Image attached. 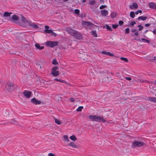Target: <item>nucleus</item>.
Returning <instances> with one entry per match:
<instances>
[{
	"mask_svg": "<svg viewBox=\"0 0 156 156\" xmlns=\"http://www.w3.org/2000/svg\"><path fill=\"white\" fill-rule=\"evenodd\" d=\"M101 15L103 16H106L108 14V12L105 9H103L101 11Z\"/></svg>",
	"mask_w": 156,
	"mask_h": 156,
	"instance_id": "9d476101",
	"label": "nucleus"
},
{
	"mask_svg": "<svg viewBox=\"0 0 156 156\" xmlns=\"http://www.w3.org/2000/svg\"><path fill=\"white\" fill-rule=\"evenodd\" d=\"M125 79L126 80H131V78H130V77H126Z\"/></svg>",
	"mask_w": 156,
	"mask_h": 156,
	"instance_id": "a18cd8bd",
	"label": "nucleus"
},
{
	"mask_svg": "<svg viewBox=\"0 0 156 156\" xmlns=\"http://www.w3.org/2000/svg\"><path fill=\"white\" fill-rule=\"evenodd\" d=\"M13 121H14V120H12L10 122L12 123H13Z\"/></svg>",
	"mask_w": 156,
	"mask_h": 156,
	"instance_id": "6e6d98bb",
	"label": "nucleus"
},
{
	"mask_svg": "<svg viewBox=\"0 0 156 156\" xmlns=\"http://www.w3.org/2000/svg\"><path fill=\"white\" fill-rule=\"evenodd\" d=\"M148 100L154 102H156V98L149 97H148Z\"/></svg>",
	"mask_w": 156,
	"mask_h": 156,
	"instance_id": "aec40b11",
	"label": "nucleus"
},
{
	"mask_svg": "<svg viewBox=\"0 0 156 156\" xmlns=\"http://www.w3.org/2000/svg\"><path fill=\"white\" fill-rule=\"evenodd\" d=\"M49 156H55V155L52 153H50L48 154Z\"/></svg>",
	"mask_w": 156,
	"mask_h": 156,
	"instance_id": "49530a36",
	"label": "nucleus"
},
{
	"mask_svg": "<svg viewBox=\"0 0 156 156\" xmlns=\"http://www.w3.org/2000/svg\"><path fill=\"white\" fill-rule=\"evenodd\" d=\"M35 47L37 49L39 50H42L44 48V47L40 46L39 43H36L35 44Z\"/></svg>",
	"mask_w": 156,
	"mask_h": 156,
	"instance_id": "2eb2a0df",
	"label": "nucleus"
},
{
	"mask_svg": "<svg viewBox=\"0 0 156 156\" xmlns=\"http://www.w3.org/2000/svg\"><path fill=\"white\" fill-rule=\"evenodd\" d=\"M64 2H66L68 1V0H63Z\"/></svg>",
	"mask_w": 156,
	"mask_h": 156,
	"instance_id": "13d9d810",
	"label": "nucleus"
},
{
	"mask_svg": "<svg viewBox=\"0 0 156 156\" xmlns=\"http://www.w3.org/2000/svg\"><path fill=\"white\" fill-rule=\"evenodd\" d=\"M73 36H74L75 38L76 39L79 40L83 38V36L82 34L77 31Z\"/></svg>",
	"mask_w": 156,
	"mask_h": 156,
	"instance_id": "6e6552de",
	"label": "nucleus"
},
{
	"mask_svg": "<svg viewBox=\"0 0 156 156\" xmlns=\"http://www.w3.org/2000/svg\"><path fill=\"white\" fill-rule=\"evenodd\" d=\"M6 89L7 90H9V89L8 88V87H6Z\"/></svg>",
	"mask_w": 156,
	"mask_h": 156,
	"instance_id": "052dcab7",
	"label": "nucleus"
},
{
	"mask_svg": "<svg viewBox=\"0 0 156 156\" xmlns=\"http://www.w3.org/2000/svg\"><path fill=\"white\" fill-rule=\"evenodd\" d=\"M147 19V17L146 16H140L138 17V20H145Z\"/></svg>",
	"mask_w": 156,
	"mask_h": 156,
	"instance_id": "6ab92c4d",
	"label": "nucleus"
},
{
	"mask_svg": "<svg viewBox=\"0 0 156 156\" xmlns=\"http://www.w3.org/2000/svg\"><path fill=\"white\" fill-rule=\"evenodd\" d=\"M92 34L95 37H97V34L95 31H92L91 32Z\"/></svg>",
	"mask_w": 156,
	"mask_h": 156,
	"instance_id": "a878e982",
	"label": "nucleus"
},
{
	"mask_svg": "<svg viewBox=\"0 0 156 156\" xmlns=\"http://www.w3.org/2000/svg\"><path fill=\"white\" fill-rule=\"evenodd\" d=\"M134 34L135 35L137 36L138 35V31H136L134 33Z\"/></svg>",
	"mask_w": 156,
	"mask_h": 156,
	"instance_id": "3c124183",
	"label": "nucleus"
},
{
	"mask_svg": "<svg viewBox=\"0 0 156 156\" xmlns=\"http://www.w3.org/2000/svg\"><path fill=\"white\" fill-rule=\"evenodd\" d=\"M141 40L142 41H143L144 42H146L147 43H149L150 42V41H149L147 39H145V38H142L141 39Z\"/></svg>",
	"mask_w": 156,
	"mask_h": 156,
	"instance_id": "72a5a7b5",
	"label": "nucleus"
},
{
	"mask_svg": "<svg viewBox=\"0 0 156 156\" xmlns=\"http://www.w3.org/2000/svg\"><path fill=\"white\" fill-rule=\"evenodd\" d=\"M69 145L74 148H76V145L74 144V143L73 142L69 144Z\"/></svg>",
	"mask_w": 156,
	"mask_h": 156,
	"instance_id": "bb28decb",
	"label": "nucleus"
},
{
	"mask_svg": "<svg viewBox=\"0 0 156 156\" xmlns=\"http://www.w3.org/2000/svg\"><path fill=\"white\" fill-rule=\"evenodd\" d=\"M55 122L56 123H57V124H58V125H60L61 124V122L58 119H55Z\"/></svg>",
	"mask_w": 156,
	"mask_h": 156,
	"instance_id": "7c9ffc66",
	"label": "nucleus"
},
{
	"mask_svg": "<svg viewBox=\"0 0 156 156\" xmlns=\"http://www.w3.org/2000/svg\"><path fill=\"white\" fill-rule=\"evenodd\" d=\"M124 22L120 20L119 22V23L120 25H122L123 24Z\"/></svg>",
	"mask_w": 156,
	"mask_h": 156,
	"instance_id": "79ce46f5",
	"label": "nucleus"
},
{
	"mask_svg": "<svg viewBox=\"0 0 156 156\" xmlns=\"http://www.w3.org/2000/svg\"><path fill=\"white\" fill-rule=\"evenodd\" d=\"M120 59L122 60H123V61H124L125 62H128V59L126 58H124V57H121L120 58Z\"/></svg>",
	"mask_w": 156,
	"mask_h": 156,
	"instance_id": "f704fd0d",
	"label": "nucleus"
},
{
	"mask_svg": "<svg viewBox=\"0 0 156 156\" xmlns=\"http://www.w3.org/2000/svg\"><path fill=\"white\" fill-rule=\"evenodd\" d=\"M23 94L25 97L29 98L31 95V93L30 91L25 90L23 91Z\"/></svg>",
	"mask_w": 156,
	"mask_h": 156,
	"instance_id": "1a4fd4ad",
	"label": "nucleus"
},
{
	"mask_svg": "<svg viewBox=\"0 0 156 156\" xmlns=\"http://www.w3.org/2000/svg\"><path fill=\"white\" fill-rule=\"evenodd\" d=\"M95 121L98 122H101L104 123L105 122V120L104 119L103 116L100 117L96 115Z\"/></svg>",
	"mask_w": 156,
	"mask_h": 156,
	"instance_id": "0eeeda50",
	"label": "nucleus"
},
{
	"mask_svg": "<svg viewBox=\"0 0 156 156\" xmlns=\"http://www.w3.org/2000/svg\"><path fill=\"white\" fill-rule=\"evenodd\" d=\"M95 115H91L89 116V118L91 121H95Z\"/></svg>",
	"mask_w": 156,
	"mask_h": 156,
	"instance_id": "f3484780",
	"label": "nucleus"
},
{
	"mask_svg": "<svg viewBox=\"0 0 156 156\" xmlns=\"http://www.w3.org/2000/svg\"><path fill=\"white\" fill-rule=\"evenodd\" d=\"M104 27H105L106 29L110 31L112 30V28L107 24H106L105 26Z\"/></svg>",
	"mask_w": 156,
	"mask_h": 156,
	"instance_id": "4be33fe9",
	"label": "nucleus"
},
{
	"mask_svg": "<svg viewBox=\"0 0 156 156\" xmlns=\"http://www.w3.org/2000/svg\"><path fill=\"white\" fill-rule=\"evenodd\" d=\"M66 30L69 34L72 36L74 35L75 33L76 32V31L69 27H67L66 29Z\"/></svg>",
	"mask_w": 156,
	"mask_h": 156,
	"instance_id": "39448f33",
	"label": "nucleus"
},
{
	"mask_svg": "<svg viewBox=\"0 0 156 156\" xmlns=\"http://www.w3.org/2000/svg\"><path fill=\"white\" fill-rule=\"evenodd\" d=\"M129 8L131 9H136L138 8V5L136 3H133L132 5L129 6Z\"/></svg>",
	"mask_w": 156,
	"mask_h": 156,
	"instance_id": "ddd939ff",
	"label": "nucleus"
},
{
	"mask_svg": "<svg viewBox=\"0 0 156 156\" xmlns=\"http://www.w3.org/2000/svg\"><path fill=\"white\" fill-rule=\"evenodd\" d=\"M117 15L118 14L117 13L113 12L111 13L110 16L112 18H113L117 16Z\"/></svg>",
	"mask_w": 156,
	"mask_h": 156,
	"instance_id": "a211bd4d",
	"label": "nucleus"
},
{
	"mask_svg": "<svg viewBox=\"0 0 156 156\" xmlns=\"http://www.w3.org/2000/svg\"><path fill=\"white\" fill-rule=\"evenodd\" d=\"M142 11L141 10H138L137 11L135 12V14L136 15H137L139 13H141Z\"/></svg>",
	"mask_w": 156,
	"mask_h": 156,
	"instance_id": "ea45409f",
	"label": "nucleus"
},
{
	"mask_svg": "<svg viewBox=\"0 0 156 156\" xmlns=\"http://www.w3.org/2000/svg\"><path fill=\"white\" fill-rule=\"evenodd\" d=\"M136 23V22H135V21H132L131 22V23H130V25H131L132 26H133L134 25H135Z\"/></svg>",
	"mask_w": 156,
	"mask_h": 156,
	"instance_id": "a19ab883",
	"label": "nucleus"
},
{
	"mask_svg": "<svg viewBox=\"0 0 156 156\" xmlns=\"http://www.w3.org/2000/svg\"><path fill=\"white\" fill-rule=\"evenodd\" d=\"M138 27L139 28V31L141 30L143 28V27L140 25H138Z\"/></svg>",
	"mask_w": 156,
	"mask_h": 156,
	"instance_id": "c9c22d12",
	"label": "nucleus"
},
{
	"mask_svg": "<svg viewBox=\"0 0 156 156\" xmlns=\"http://www.w3.org/2000/svg\"><path fill=\"white\" fill-rule=\"evenodd\" d=\"M155 96H156V94H155Z\"/></svg>",
	"mask_w": 156,
	"mask_h": 156,
	"instance_id": "e2e57ef3",
	"label": "nucleus"
},
{
	"mask_svg": "<svg viewBox=\"0 0 156 156\" xmlns=\"http://www.w3.org/2000/svg\"><path fill=\"white\" fill-rule=\"evenodd\" d=\"M82 25L84 27L87 29H92L94 26L93 23L86 21H84L82 22Z\"/></svg>",
	"mask_w": 156,
	"mask_h": 156,
	"instance_id": "f03ea898",
	"label": "nucleus"
},
{
	"mask_svg": "<svg viewBox=\"0 0 156 156\" xmlns=\"http://www.w3.org/2000/svg\"><path fill=\"white\" fill-rule=\"evenodd\" d=\"M107 53L108 52H106V51H102V53L104 54V55H107Z\"/></svg>",
	"mask_w": 156,
	"mask_h": 156,
	"instance_id": "de8ad7c7",
	"label": "nucleus"
},
{
	"mask_svg": "<svg viewBox=\"0 0 156 156\" xmlns=\"http://www.w3.org/2000/svg\"><path fill=\"white\" fill-rule=\"evenodd\" d=\"M8 20H12L13 22L22 27H25L29 26L33 28H37L38 27L37 25L35 24L34 23H32L30 20L26 19L22 15L21 19H20L19 17L16 15H14L12 17H10V19Z\"/></svg>",
	"mask_w": 156,
	"mask_h": 156,
	"instance_id": "f257e3e1",
	"label": "nucleus"
},
{
	"mask_svg": "<svg viewBox=\"0 0 156 156\" xmlns=\"http://www.w3.org/2000/svg\"><path fill=\"white\" fill-rule=\"evenodd\" d=\"M7 86L9 88H11L13 87V84L12 82H9L7 83Z\"/></svg>",
	"mask_w": 156,
	"mask_h": 156,
	"instance_id": "5701e85b",
	"label": "nucleus"
},
{
	"mask_svg": "<svg viewBox=\"0 0 156 156\" xmlns=\"http://www.w3.org/2000/svg\"><path fill=\"white\" fill-rule=\"evenodd\" d=\"M130 16L132 18H133L135 16V15L134 12L133 11L131 12H130Z\"/></svg>",
	"mask_w": 156,
	"mask_h": 156,
	"instance_id": "393cba45",
	"label": "nucleus"
},
{
	"mask_svg": "<svg viewBox=\"0 0 156 156\" xmlns=\"http://www.w3.org/2000/svg\"><path fill=\"white\" fill-rule=\"evenodd\" d=\"M44 28L46 29L44 30V32L47 33H53V31L51 29H48L49 27L48 26H45Z\"/></svg>",
	"mask_w": 156,
	"mask_h": 156,
	"instance_id": "9b49d317",
	"label": "nucleus"
},
{
	"mask_svg": "<svg viewBox=\"0 0 156 156\" xmlns=\"http://www.w3.org/2000/svg\"><path fill=\"white\" fill-rule=\"evenodd\" d=\"M148 6L152 9H156V4L153 2H151L148 4Z\"/></svg>",
	"mask_w": 156,
	"mask_h": 156,
	"instance_id": "f8f14e48",
	"label": "nucleus"
},
{
	"mask_svg": "<svg viewBox=\"0 0 156 156\" xmlns=\"http://www.w3.org/2000/svg\"><path fill=\"white\" fill-rule=\"evenodd\" d=\"M148 31V30H146L145 32H144V33L145 34H146L147 33V32Z\"/></svg>",
	"mask_w": 156,
	"mask_h": 156,
	"instance_id": "864d4df0",
	"label": "nucleus"
},
{
	"mask_svg": "<svg viewBox=\"0 0 156 156\" xmlns=\"http://www.w3.org/2000/svg\"><path fill=\"white\" fill-rule=\"evenodd\" d=\"M86 0H83V2H86Z\"/></svg>",
	"mask_w": 156,
	"mask_h": 156,
	"instance_id": "4d7b16f0",
	"label": "nucleus"
},
{
	"mask_svg": "<svg viewBox=\"0 0 156 156\" xmlns=\"http://www.w3.org/2000/svg\"><path fill=\"white\" fill-rule=\"evenodd\" d=\"M137 31V30L136 29H132V30H131V31L132 32H133V33H134V32H136V31Z\"/></svg>",
	"mask_w": 156,
	"mask_h": 156,
	"instance_id": "8fccbe9b",
	"label": "nucleus"
},
{
	"mask_svg": "<svg viewBox=\"0 0 156 156\" xmlns=\"http://www.w3.org/2000/svg\"><path fill=\"white\" fill-rule=\"evenodd\" d=\"M144 144V143L143 142L134 141L132 143V147H140L143 146Z\"/></svg>",
	"mask_w": 156,
	"mask_h": 156,
	"instance_id": "7ed1b4c3",
	"label": "nucleus"
},
{
	"mask_svg": "<svg viewBox=\"0 0 156 156\" xmlns=\"http://www.w3.org/2000/svg\"><path fill=\"white\" fill-rule=\"evenodd\" d=\"M53 33L54 36H56V34H55V33L53 32Z\"/></svg>",
	"mask_w": 156,
	"mask_h": 156,
	"instance_id": "5fc2aeb1",
	"label": "nucleus"
},
{
	"mask_svg": "<svg viewBox=\"0 0 156 156\" xmlns=\"http://www.w3.org/2000/svg\"><path fill=\"white\" fill-rule=\"evenodd\" d=\"M153 33L155 34H156V29H154L153 31Z\"/></svg>",
	"mask_w": 156,
	"mask_h": 156,
	"instance_id": "603ef678",
	"label": "nucleus"
},
{
	"mask_svg": "<svg viewBox=\"0 0 156 156\" xmlns=\"http://www.w3.org/2000/svg\"><path fill=\"white\" fill-rule=\"evenodd\" d=\"M54 80L56 81L62 83H64L65 82V81L64 80L60 79H58L56 78L54 79Z\"/></svg>",
	"mask_w": 156,
	"mask_h": 156,
	"instance_id": "b1692460",
	"label": "nucleus"
},
{
	"mask_svg": "<svg viewBox=\"0 0 156 156\" xmlns=\"http://www.w3.org/2000/svg\"><path fill=\"white\" fill-rule=\"evenodd\" d=\"M58 42L57 41H48L46 42V45L47 46L53 48L57 45Z\"/></svg>",
	"mask_w": 156,
	"mask_h": 156,
	"instance_id": "20e7f679",
	"label": "nucleus"
},
{
	"mask_svg": "<svg viewBox=\"0 0 156 156\" xmlns=\"http://www.w3.org/2000/svg\"><path fill=\"white\" fill-rule=\"evenodd\" d=\"M58 63V62H57V60L56 59H54L53 62H52V64L54 65H57Z\"/></svg>",
	"mask_w": 156,
	"mask_h": 156,
	"instance_id": "473e14b6",
	"label": "nucleus"
},
{
	"mask_svg": "<svg viewBox=\"0 0 156 156\" xmlns=\"http://www.w3.org/2000/svg\"><path fill=\"white\" fill-rule=\"evenodd\" d=\"M150 23H147L145 24L144 26L146 27H148L150 26Z\"/></svg>",
	"mask_w": 156,
	"mask_h": 156,
	"instance_id": "09e8293b",
	"label": "nucleus"
},
{
	"mask_svg": "<svg viewBox=\"0 0 156 156\" xmlns=\"http://www.w3.org/2000/svg\"><path fill=\"white\" fill-rule=\"evenodd\" d=\"M31 101L34 104L36 105H39L41 103V101L37 100L35 98H33L31 99Z\"/></svg>",
	"mask_w": 156,
	"mask_h": 156,
	"instance_id": "4468645a",
	"label": "nucleus"
},
{
	"mask_svg": "<svg viewBox=\"0 0 156 156\" xmlns=\"http://www.w3.org/2000/svg\"><path fill=\"white\" fill-rule=\"evenodd\" d=\"M129 28H127L125 29V31L126 34H128L129 33Z\"/></svg>",
	"mask_w": 156,
	"mask_h": 156,
	"instance_id": "58836bf2",
	"label": "nucleus"
},
{
	"mask_svg": "<svg viewBox=\"0 0 156 156\" xmlns=\"http://www.w3.org/2000/svg\"><path fill=\"white\" fill-rule=\"evenodd\" d=\"M63 138L66 141L68 142L69 141L68 137L67 135H64L63 136Z\"/></svg>",
	"mask_w": 156,
	"mask_h": 156,
	"instance_id": "c756f323",
	"label": "nucleus"
},
{
	"mask_svg": "<svg viewBox=\"0 0 156 156\" xmlns=\"http://www.w3.org/2000/svg\"><path fill=\"white\" fill-rule=\"evenodd\" d=\"M100 0V1H101V2H102V1H104V0Z\"/></svg>",
	"mask_w": 156,
	"mask_h": 156,
	"instance_id": "bf43d9fd",
	"label": "nucleus"
},
{
	"mask_svg": "<svg viewBox=\"0 0 156 156\" xmlns=\"http://www.w3.org/2000/svg\"><path fill=\"white\" fill-rule=\"evenodd\" d=\"M58 68L56 66H55L52 68L51 73V74L52 75L55 76H57L58 75L59 72L58 71H57Z\"/></svg>",
	"mask_w": 156,
	"mask_h": 156,
	"instance_id": "423d86ee",
	"label": "nucleus"
},
{
	"mask_svg": "<svg viewBox=\"0 0 156 156\" xmlns=\"http://www.w3.org/2000/svg\"><path fill=\"white\" fill-rule=\"evenodd\" d=\"M107 7V6L106 5H102L100 6L99 8L101 9H102L105 8H106Z\"/></svg>",
	"mask_w": 156,
	"mask_h": 156,
	"instance_id": "e433bc0d",
	"label": "nucleus"
},
{
	"mask_svg": "<svg viewBox=\"0 0 156 156\" xmlns=\"http://www.w3.org/2000/svg\"><path fill=\"white\" fill-rule=\"evenodd\" d=\"M69 100L70 101L72 102H73L75 100L74 98H71L69 99Z\"/></svg>",
	"mask_w": 156,
	"mask_h": 156,
	"instance_id": "c03bdc74",
	"label": "nucleus"
},
{
	"mask_svg": "<svg viewBox=\"0 0 156 156\" xmlns=\"http://www.w3.org/2000/svg\"><path fill=\"white\" fill-rule=\"evenodd\" d=\"M107 55L110 56H113L114 55L113 54L109 52H108Z\"/></svg>",
	"mask_w": 156,
	"mask_h": 156,
	"instance_id": "37998d69",
	"label": "nucleus"
},
{
	"mask_svg": "<svg viewBox=\"0 0 156 156\" xmlns=\"http://www.w3.org/2000/svg\"><path fill=\"white\" fill-rule=\"evenodd\" d=\"M112 27L113 28L116 29L118 27V24H116V25L113 24L112 25Z\"/></svg>",
	"mask_w": 156,
	"mask_h": 156,
	"instance_id": "4c0bfd02",
	"label": "nucleus"
},
{
	"mask_svg": "<svg viewBox=\"0 0 156 156\" xmlns=\"http://www.w3.org/2000/svg\"><path fill=\"white\" fill-rule=\"evenodd\" d=\"M11 14H12V13L11 12H5L4 14V16L5 17H9V19H8H8H10V15Z\"/></svg>",
	"mask_w": 156,
	"mask_h": 156,
	"instance_id": "dca6fc26",
	"label": "nucleus"
},
{
	"mask_svg": "<svg viewBox=\"0 0 156 156\" xmlns=\"http://www.w3.org/2000/svg\"><path fill=\"white\" fill-rule=\"evenodd\" d=\"M155 83H156V80H155Z\"/></svg>",
	"mask_w": 156,
	"mask_h": 156,
	"instance_id": "680f3d73",
	"label": "nucleus"
},
{
	"mask_svg": "<svg viewBox=\"0 0 156 156\" xmlns=\"http://www.w3.org/2000/svg\"><path fill=\"white\" fill-rule=\"evenodd\" d=\"M69 138L72 140L73 141H75L77 140V138L74 135H73L69 137Z\"/></svg>",
	"mask_w": 156,
	"mask_h": 156,
	"instance_id": "412c9836",
	"label": "nucleus"
},
{
	"mask_svg": "<svg viewBox=\"0 0 156 156\" xmlns=\"http://www.w3.org/2000/svg\"><path fill=\"white\" fill-rule=\"evenodd\" d=\"M96 2L94 0H92L90 1L89 2V3L91 5H93L95 4Z\"/></svg>",
	"mask_w": 156,
	"mask_h": 156,
	"instance_id": "c85d7f7f",
	"label": "nucleus"
},
{
	"mask_svg": "<svg viewBox=\"0 0 156 156\" xmlns=\"http://www.w3.org/2000/svg\"><path fill=\"white\" fill-rule=\"evenodd\" d=\"M74 12L77 15H79L80 13V11L78 9H76L75 10Z\"/></svg>",
	"mask_w": 156,
	"mask_h": 156,
	"instance_id": "2f4dec72",
	"label": "nucleus"
},
{
	"mask_svg": "<svg viewBox=\"0 0 156 156\" xmlns=\"http://www.w3.org/2000/svg\"><path fill=\"white\" fill-rule=\"evenodd\" d=\"M83 108V106H80L76 109V111L77 112H80Z\"/></svg>",
	"mask_w": 156,
	"mask_h": 156,
	"instance_id": "cd10ccee",
	"label": "nucleus"
}]
</instances>
